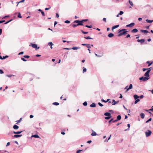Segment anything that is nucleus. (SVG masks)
I'll use <instances>...</instances> for the list:
<instances>
[{"mask_svg": "<svg viewBox=\"0 0 153 153\" xmlns=\"http://www.w3.org/2000/svg\"><path fill=\"white\" fill-rule=\"evenodd\" d=\"M149 79V77H143L142 76L139 78V80H142L143 82H146Z\"/></svg>", "mask_w": 153, "mask_h": 153, "instance_id": "1", "label": "nucleus"}, {"mask_svg": "<svg viewBox=\"0 0 153 153\" xmlns=\"http://www.w3.org/2000/svg\"><path fill=\"white\" fill-rule=\"evenodd\" d=\"M74 23H77V25H83V24L82 23V22L81 20H75L74 22Z\"/></svg>", "mask_w": 153, "mask_h": 153, "instance_id": "2", "label": "nucleus"}, {"mask_svg": "<svg viewBox=\"0 0 153 153\" xmlns=\"http://www.w3.org/2000/svg\"><path fill=\"white\" fill-rule=\"evenodd\" d=\"M30 45L33 48H36V50L38 49L39 48V47H37V45L36 44H34L33 43H31Z\"/></svg>", "mask_w": 153, "mask_h": 153, "instance_id": "3", "label": "nucleus"}, {"mask_svg": "<svg viewBox=\"0 0 153 153\" xmlns=\"http://www.w3.org/2000/svg\"><path fill=\"white\" fill-rule=\"evenodd\" d=\"M148 132L146 131L145 132L146 135L147 137L149 136L152 133V132L150 130H148Z\"/></svg>", "mask_w": 153, "mask_h": 153, "instance_id": "4", "label": "nucleus"}, {"mask_svg": "<svg viewBox=\"0 0 153 153\" xmlns=\"http://www.w3.org/2000/svg\"><path fill=\"white\" fill-rule=\"evenodd\" d=\"M150 71V70H148L144 74V76L149 77V73Z\"/></svg>", "mask_w": 153, "mask_h": 153, "instance_id": "5", "label": "nucleus"}, {"mask_svg": "<svg viewBox=\"0 0 153 153\" xmlns=\"http://www.w3.org/2000/svg\"><path fill=\"white\" fill-rule=\"evenodd\" d=\"M127 32V31H123V32H122L119 34L118 35V36H120L122 35H125V34Z\"/></svg>", "mask_w": 153, "mask_h": 153, "instance_id": "6", "label": "nucleus"}, {"mask_svg": "<svg viewBox=\"0 0 153 153\" xmlns=\"http://www.w3.org/2000/svg\"><path fill=\"white\" fill-rule=\"evenodd\" d=\"M134 25L135 24L134 23H131L129 24L126 25V27H131L134 26Z\"/></svg>", "mask_w": 153, "mask_h": 153, "instance_id": "7", "label": "nucleus"}, {"mask_svg": "<svg viewBox=\"0 0 153 153\" xmlns=\"http://www.w3.org/2000/svg\"><path fill=\"white\" fill-rule=\"evenodd\" d=\"M82 45L83 46H86V47L88 48H91V46L90 44H82Z\"/></svg>", "mask_w": 153, "mask_h": 153, "instance_id": "8", "label": "nucleus"}, {"mask_svg": "<svg viewBox=\"0 0 153 153\" xmlns=\"http://www.w3.org/2000/svg\"><path fill=\"white\" fill-rule=\"evenodd\" d=\"M138 42H140L141 44H142L144 43L145 42V39H138L137 40Z\"/></svg>", "mask_w": 153, "mask_h": 153, "instance_id": "9", "label": "nucleus"}, {"mask_svg": "<svg viewBox=\"0 0 153 153\" xmlns=\"http://www.w3.org/2000/svg\"><path fill=\"white\" fill-rule=\"evenodd\" d=\"M119 102V101H116L114 100H112V105H114L117 103Z\"/></svg>", "mask_w": 153, "mask_h": 153, "instance_id": "10", "label": "nucleus"}, {"mask_svg": "<svg viewBox=\"0 0 153 153\" xmlns=\"http://www.w3.org/2000/svg\"><path fill=\"white\" fill-rule=\"evenodd\" d=\"M0 59H4L6 58H8L9 57L8 56L6 55L5 56H3L2 57V56H0Z\"/></svg>", "mask_w": 153, "mask_h": 153, "instance_id": "11", "label": "nucleus"}, {"mask_svg": "<svg viewBox=\"0 0 153 153\" xmlns=\"http://www.w3.org/2000/svg\"><path fill=\"white\" fill-rule=\"evenodd\" d=\"M22 136V134H15L14 135L13 137L15 138H18L21 137Z\"/></svg>", "mask_w": 153, "mask_h": 153, "instance_id": "12", "label": "nucleus"}, {"mask_svg": "<svg viewBox=\"0 0 153 153\" xmlns=\"http://www.w3.org/2000/svg\"><path fill=\"white\" fill-rule=\"evenodd\" d=\"M138 31V30L136 28H135L133 29L131 31V32L132 33H136Z\"/></svg>", "mask_w": 153, "mask_h": 153, "instance_id": "13", "label": "nucleus"}, {"mask_svg": "<svg viewBox=\"0 0 153 153\" xmlns=\"http://www.w3.org/2000/svg\"><path fill=\"white\" fill-rule=\"evenodd\" d=\"M104 115L107 116H111V114L109 112H105L104 113Z\"/></svg>", "mask_w": 153, "mask_h": 153, "instance_id": "14", "label": "nucleus"}, {"mask_svg": "<svg viewBox=\"0 0 153 153\" xmlns=\"http://www.w3.org/2000/svg\"><path fill=\"white\" fill-rule=\"evenodd\" d=\"M13 128L15 129H17L19 128V127L16 125H15L13 126Z\"/></svg>", "mask_w": 153, "mask_h": 153, "instance_id": "15", "label": "nucleus"}, {"mask_svg": "<svg viewBox=\"0 0 153 153\" xmlns=\"http://www.w3.org/2000/svg\"><path fill=\"white\" fill-rule=\"evenodd\" d=\"M22 132V131H17V132H16V131H13V133H14L15 134H20Z\"/></svg>", "mask_w": 153, "mask_h": 153, "instance_id": "16", "label": "nucleus"}, {"mask_svg": "<svg viewBox=\"0 0 153 153\" xmlns=\"http://www.w3.org/2000/svg\"><path fill=\"white\" fill-rule=\"evenodd\" d=\"M121 118V117L120 115H118L117 117V120L118 121L120 120Z\"/></svg>", "mask_w": 153, "mask_h": 153, "instance_id": "17", "label": "nucleus"}, {"mask_svg": "<svg viewBox=\"0 0 153 153\" xmlns=\"http://www.w3.org/2000/svg\"><path fill=\"white\" fill-rule=\"evenodd\" d=\"M134 99L136 100L139 98V96L136 94H135L134 95Z\"/></svg>", "mask_w": 153, "mask_h": 153, "instance_id": "18", "label": "nucleus"}, {"mask_svg": "<svg viewBox=\"0 0 153 153\" xmlns=\"http://www.w3.org/2000/svg\"><path fill=\"white\" fill-rule=\"evenodd\" d=\"M140 31L142 33H147L149 32L148 31L146 30H141Z\"/></svg>", "mask_w": 153, "mask_h": 153, "instance_id": "19", "label": "nucleus"}, {"mask_svg": "<svg viewBox=\"0 0 153 153\" xmlns=\"http://www.w3.org/2000/svg\"><path fill=\"white\" fill-rule=\"evenodd\" d=\"M140 116L141 117L142 119H143L144 118V117H145V115H144V113H141L140 114Z\"/></svg>", "mask_w": 153, "mask_h": 153, "instance_id": "20", "label": "nucleus"}, {"mask_svg": "<svg viewBox=\"0 0 153 153\" xmlns=\"http://www.w3.org/2000/svg\"><path fill=\"white\" fill-rule=\"evenodd\" d=\"M80 48V47H74L72 48H71V49H72L74 50H76L78 49H79Z\"/></svg>", "mask_w": 153, "mask_h": 153, "instance_id": "21", "label": "nucleus"}, {"mask_svg": "<svg viewBox=\"0 0 153 153\" xmlns=\"http://www.w3.org/2000/svg\"><path fill=\"white\" fill-rule=\"evenodd\" d=\"M97 135V134L96 133V132L94 131H93L92 133L91 134V136H96Z\"/></svg>", "mask_w": 153, "mask_h": 153, "instance_id": "22", "label": "nucleus"}, {"mask_svg": "<svg viewBox=\"0 0 153 153\" xmlns=\"http://www.w3.org/2000/svg\"><path fill=\"white\" fill-rule=\"evenodd\" d=\"M96 106V104L94 103H93L92 104H91L90 106L92 107H94Z\"/></svg>", "mask_w": 153, "mask_h": 153, "instance_id": "23", "label": "nucleus"}, {"mask_svg": "<svg viewBox=\"0 0 153 153\" xmlns=\"http://www.w3.org/2000/svg\"><path fill=\"white\" fill-rule=\"evenodd\" d=\"M146 21L147 23H151L153 22V20H149L148 19H146Z\"/></svg>", "mask_w": 153, "mask_h": 153, "instance_id": "24", "label": "nucleus"}, {"mask_svg": "<svg viewBox=\"0 0 153 153\" xmlns=\"http://www.w3.org/2000/svg\"><path fill=\"white\" fill-rule=\"evenodd\" d=\"M114 36V35L113 33H110L108 34V36L110 38H111L112 37Z\"/></svg>", "mask_w": 153, "mask_h": 153, "instance_id": "25", "label": "nucleus"}, {"mask_svg": "<svg viewBox=\"0 0 153 153\" xmlns=\"http://www.w3.org/2000/svg\"><path fill=\"white\" fill-rule=\"evenodd\" d=\"M31 137H33L35 138H39V136L37 134H35L32 135Z\"/></svg>", "mask_w": 153, "mask_h": 153, "instance_id": "26", "label": "nucleus"}, {"mask_svg": "<svg viewBox=\"0 0 153 153\" xmlns=\"http://www.w3.org/2000/svg\"><path fill=\"white\" fill-rule=\"evenodd\" d=\"M146 63L148 64V66H149L153 63V62H152L151 63H150V62L149 61H147L146 62Z\"/></svg>", "mask_w": 153, "mask_h": 153, "instance_id": "27", "label": "nucleus"}, {"mask_svg": "<svg viewBox=\"0 0 153 153\" xmlns=\"http://www.w3.org/2000/svg\"><path fill=\"white\" fill-rule=\"evenodd\" d=\"M119 26V25H116L112 27V29L113 30L114 29H115L116 28L118 27Z\"/></svg>", "mask_w": 153, "mask_h": 153, "instance_id": "28", "label": "nucleus"}, {"mask_svg": "<svg viewBox=\"0 0 153 153\" xmlns=\"http://www.w3.org/2000/svg\"><path fill=\"white\" fill-rule=\"evenodd\" d=\"M111 117V116H107L105 117V119L106 120H109Z\"/></svg>", "mask_w": 153, "mask_h": 153, "instance_id": "29", "label": "nucleus"}, {"mask_svg": "<svg viewBox=\"0 0 153 153\" xmlns=\"http://www.w3.org/2000/svg\"><path fill=\"white\" fill-rule=\"evenodd\" d=\"M126 30V29H121V30H120L118 32V33H122L121 32L123 31H125V30Z\"/></svg>", "mask_w": 153, "mask_h": 153, "instance_id": "30", "label": "nucleus"}, {"mask_svg": "<svg viewBox=\"0 0 153 153\" xmlns=\"http://www.w3.org/2000/svg\"><path fill=\"white\" fill-rule=\"evenodd\" d=\"M84 38L87 39H93L92 38H91L89 36H87V37H85Z\"/></svg>", "mask_w": 153, "mask_h": 153, "instance_id": "31", "label": "nucleus"}, {"mask_svg": "<svg viewBox=\"0 0 153 153\" xmlns=\"http://www.w3.org/2000/svg\"><path fill=\"white\" fill-rule=\"evenodd\" d=\"M127 126L128 127V128L127 129H125V131H127V130H129V128L130 127V125L129 124H128Z\"/></svg>", "mask_w": 153, "mask_h": 153, "instance_id": "32", "label": "nucleus"}, {"mask_svg": "<svg viewBox=\"0 0 153 153\" xmlns=\"http://www.w3.org/2000/svg\"><path fill=\"white\" fill-rule=\"evenodd\" d=\"M128 2H129V3L131 5V6H133L134 5H133V4L132 1H131L130 0H129V1Z\"/></svg>", "mask_w": 153, "mask_h": 153, "instance_id": "33", "label": "nucleus"}, {"mask_svg": "<svg viewBox=\"0 0 153 153\" xmlns=\"http://www.w3.org/2000/svg\"><path fill=\"white\" fill-rule=\"evenodd\" d=\"M53 104L54 105H59V103H58V102H53Z\"/></svg>", "mask_w": 153, "mask_h": 153, "instance_id": "34", "label": "nucleus"}, {"mask_svg": "<svg viewBox=\"0 0 153 153\" xmlns=\"http://www.w3.org/2000/svg\"><path fill=\"white\" fill-rule=\"evenodd\" d=\"M140 100L139 99H137L134 102V104H137L138 102L140 101Z\"/></svg>", "mask_w": 153, "mask_h": 153, "instance_id": "35", "label": "nucleus"}, {"mask_svg": "<svg viewBox=\"0 0 153 153\" xmlns=\"http://www.w3.org/2000/svg\"><path fill=\"white\" fill-rule=\"evenodd\" d=\"M13 20V19H11L10 20L7 22H6L5 23H4V24H6L8 23H9V22H11V21H12Z\"/></svg>", "mask_w": 153, "mask_h": 153, "instance_id": "36", "label": "nucleus"}, {"mask_svg": "<svg viewBox=\"0 0 153 153\" xmlns=\"http://www.w3.org/2000/svg\"><path fill=\"white\" fill-rule=\"evenodd\" d=\"M53 45V44L52 42H49L48 44V45H51V46H52V45Z\"/></svg>", "mask_w": 153, "mask_h": 153, "instance_id": "37", "label": "nucleus"}, {"mask_svg": "<svg viewBox=\"0 0 153 153\" xmlns=\"http://www.w3.org/2000/svg\"><path fill=\"white\" fill-rule=\"evenodd\" d=\"M132 88V84H130L129 85V87L128 88L129 89H131Z\"/></svg>", "mask_w": 153, "mask_h": 153, "instance_id": "38", "label": "nucleus"}, {"mask_svg": "<svg viewBox=\"0 0 153 153\" xmlns=\"http://www.w3.org/2000/svg\"><path fill=\"white\" fill-rule=\"evenodd\" d=\"M6 76L9 77H10L13 76H14V75H12V74H10V75H6Z\"/></svg>", "mask_w": 153, "mask_h": 153, "instance_id": "39", "label": "nucleus"}, {"mask_svg": "<svg viewBox=\"0 0 153 153\" xmlns=\"http://www.w3.org/2000/svg\"><path fill=\"white\" fill-rule=\"evenodd\" d=\"M83 104L84 106H86L87 105V103L86 101H85L83 103Z\"/></svg>", "mask_w": 153, "mask_h": 153, "instance_id": "40", "label": "nucleus"}, {"mask_svg": "<svg viewBox=\"0 0 153 153\" xmlns=\"http://www.w3.org/2000/svg\"><path fill=\"white\" fill-rule=\"evenodd\" d=\"M81 31L82 32V33L83 34H87L88 33V32L84 31L82 30H81Z\"/></svg>", "mask_w": 153, "mask_h": 153, "instance_id": "41", "label": "nucleus"}, {"mask_svg": "<svg viewBox=\"0 0 153 153\" xmlns=\"http://www.w3.org/2000/svg\"><path fill=\"white\" fill-rule=\"evenodd\" d=\"M113 118H112L108 122V123H109V125H110V124H111V121H113Z\"/></svg>", "mask_w": 153, "mask_h": 153, "instance_id": "42", "label": "nucleus"}, {"mask_svg": "<svg viewBox=\"0 0 153 153\" xmlns=\"http://www.w3.org/2000/svg\"><path fill=\"white\" fill-rule=\"evenodd\" d=\"M152 120V118H150L147 121H146V123H147L149 122L150 121Z\"/></svg>", "mask_w": 153, "mask_h": 153, "instance_id": "43", "label": "nucleus"}, {"mask_svg": "<svg viewBox=\"0 0 153 153\" xmlns=\"http://www.w3.org/2000/svg\"><path fill=\"white\" fill-rule=\"evenodd\" d=\"M111 135H110V137H108V139L107 140L106 139L104 141V142H108V141L110 139V138H111Z\"/></svg>", "mask_w": 153, "mask_h": 153, "instance_id": "44", "label": "nucleus"}, {"mask_svg": "<svg viewBox=\"0 0 153 153\" xmlns=\"http://www.w3.org/2000/svg\"><path fill=\"white\" fill-rule=\"evenodd\" d=\"M85 26L86 27H87L88 28H91L92 27V25H86Z\"/></svg>", "mask_w": 153, "mask_h": 153, "instance_id": "45", "label": "nucleus"}, {"mask_svg": "<svg viewBox=\"0 0 153 153\" xmlns=\"http://www.w3.org/2000/svg\"><path fill=\"white\" fill-rule=\"evenodd\" d=\"M146 111H153V106L152 107V108L151 109H149V110H146Z\"/></svg>", "mask_w": 153, "mask_h": 153, "instance_id": "46", "label": "nucleus"}, {"mask_svg": "<svg viewBox=\"0 0 153 153\" xmlns=\"http://www.w3.org/2000/svg\"><path fill=\"white\" fill-rule=\"evenodd\" d=\"M64 22L65 23H67V24H69L70 23V22L68 20L65 21Z\"/></svg>", "mask_w": 153, "mask_h": 153, "instance_id": "47", "label": "nucleus"}, {"mask_svg": "<svg viewBox=\"0 0 153 153\" xmlns=\"http://www.w3.org/2000/svg\"><path fill=\"white\" fill-rule=\"evenodd\" d=\"M86 71V69L84 67H83V72L84 73Z\"/></svg>", "mask_w": 153, "mask_h": 153, "instance_id": "48", "label": "nucleus"}, {"mask_svg": "<svg viewBox=\"0 0 153 153\" xmlns=\"http://www.w3.org/2000/svg\"><path fill=\"white\" fill-rule=\"evenodd\" d=\"M18 17L19 18H21L22 17V16L21 15L20 13L19 12L18 13Z\"/></svg>", "mask_w": 153, "mask_h": 153, "instance_id": "49", "label": "nucleus"}, {"mask_svg": "<svg viewBox=\"0 0 153 153\" xmlns=\"http://www.w3.org/2000/svg\"><path fill=\"white\" fill-rule=\"evenodd\" d=\"M24 57L26 58H29L30 57V56L28 55H25L24 56Z\"/></svg>", "mask_w": 153, "mask_h": 153, "instance_id": "50", "label": "nucleus"}, {"mask_svg": "<svg viewBox=\"0 0 153 153\" xmlns=\"http://www.w3.org/2000/svg\"><path fill=\"white\" fill-rule=\"evenodd\" d=\"M123 12L122 11H120V13H119V14H120V15H122L123 14Z\"/></svg>", "mask_w": 153, "mask_h": 153, "instance_id": "51", "label": "nucleus"}, {"mask_svg": "<svg viewBox=\"0 0 153 153\" xmlns=\"http://www.w3.org/2000/svg\"><path fill=\"white\" fill-rule=\"evenodd\" d=\"M78 26V25H77V24H73L72 25V26L74 27H76L77 26Z\"/></svg>", "mask_w": 153, "mask_h": 153, "instance_id": "52", "label": "nucleus"}, {"mask_svg": "<svg viewBox=\"0 0 153 153\" xmlns=\"http://www.w3.org/2000/svg\"><path fill=\"white\" fill-rule=\"evenodd\" d=\"M83 151V150H79L76 151V153H79Z\"/></svg>", "mask_w": 153, "mask_h": 153, "instance_id": "53", "label": "nucleus"}, {"mask_svg": "<svg viewBox=\"0 0 153 153\" xmlns=\"http://www.w3.org/2000/svg\"><path fill=\"white\" fill-rule=\"evenodd\" d=\"M98 104L101 107H102L103 106V105L101 104L100 102H98Z\"/></svg>", "mask_w": 153, "mask_h": 153, "instance_id": "54", "label": "nucleus"}, {"mask_svg": "<svg viewBox=\"0 0 153 153\" xmlns=\"http://www.w3.org/2000/svg\"><path fill=\"white\" fill-rule=\"evenodd\" d=\"M88 20V19H82L81 21L82 22V23H83L84 22H86Z\"/></svg>", "mask_w": 153, "mask_h": 153, "instance_id": "55", "label": "nucleus"}, {"mask_svg": "<svg viewBox=\"0 0 153 153\" xmlns=\"http://www.w3.org/2000/svg\"><path fill=\"white\" fill-rule=\"evenodd\" d=\"M21 59L22 60H23L24 61L26 62L27 61V60L24 58H22Z\"/></svg>", "mask_w": 153, "mask_h": 153, "instance_id": "56", "label": "nucleus"}, {"mask_svg": "<svg viewBox=\"0 0 153 153\" xmlns=\"http://www.w3.org/2000/svg\"><path fill=\"white\" fill-rule=\"evenodd\" d=\"M22 119V118H20L19 120H17L16 122H17V123H20Z\"/></svg>", "mask_w": 153, "mask_h": 153, "instance_id": "57", "label": "nucleus"}, {"mask_svg": "<svg viewBox=\"0 0 153 153\" xmlns=\"http://www.w3.org/2000/svg\"><path fill=\"white\" fill-rule=\"evenodd\" d=\"M144 97V96L143 95H140V96H139V98L140 99H142Z\"/></svg>", "mask_w": 153, "mask_h": 153, "instance_id": "58", "label": "nucleus"}, {"mask_svg": "<svg viewBox=\"0 0 153 153\" xmlns=\"http://www.w3.org/2000/svg\"><path fill=\"white\" fill-rule=\"evenodd\" d=\"M42 14V15L43 16H45V14L44 13L43 11H42V12H41Z\"/></svg>", "mask_w": 153, "mask_h": 153, "instance_id": "59", "label": "nucleus"}, {"mask_svg": "<svg viewBox=\"0 0 153 153\" xmlns=\"http://www.w3.org/2000/svg\"><path fill=\"white\" fill-rule=\"evenodd\" d=\"M4 73L3 71L1 69H0V74H2Z\"/></svg>", "mask_w": 153, "mask_h": 153, "instance_id": "60", "label": "nucleus"}, {"mask_svg": "<svg viewBox=\"0 0 153 153\" xmlns=\"http://www.w3.org/2000/svg\"><path fill=\"white\" fill-rule=\"evenodd\" d=\"M23 53H24V52L22 51V52H21L20 53H19L18 54V55H21V54H23Z\"/></svg>", "mask_w": 153, "mask_h": 153, "instance_id": "61", "label": "nucleus"}, {"mask_svg": "<svg viewBox=\"0 0 153 153\" xmlns=\"http://www.w3.org/2000/svg\"><path fill=\"white\" fill-rule=\"evenodd\" d=\"M10 145V143L9 142H8L6 146H9Z\"/></svg>", "mask_w": 153, "mask_h": 153, "instance_id": "62", "label": "nucleus"}, {"mask_svg": "<svg viewBox=\"0 0 153 153\" xmlns=\"http://www.w3.org/2000/svg\"><path fill=\"white\" fill-rule=\"evenodd\" d=\"M92 142V141L91 140H88V141L87 142V143H91Z\"/></svg>", "mask_w": 153, "mask_h": 153, "instance_id": "63", "label": "nucleus"}, {"mask_svg": "<svg viewBox=\"0 0 153 153\" xmlns=\"http://www.w3.org/2000/svg\"><path fill=\"white\" fill-rule=\"evenodd\" d=\"M56 17H57V18H58L59 17V15L58 13H56Z\"/></svg>", "mask_w": 153, "mask_h": 153, "instance_id": "64", "label": "nucleus"}]
</instances>
